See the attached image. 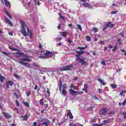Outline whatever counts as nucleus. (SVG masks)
Here are the masks:
<instances>
[{
	"mask_svg": "<svg viewBox=\"0 0 126 126\" xmlns=\"http://www.w3.org/2000/svg\"><path fill=\"white\" fill-rule=\"evenodd\" d=\"M21 24L22 25L21 30L20 31L21 33L22 34V35L24 36V37H26L27 36V33L30 35V38L31 39H32V32L31 31H29V29L27 28V26H26V24L23 21H21ZM26 29H27V32H26Z\"/></svg>",
	"mask_w": 126,
	"mask_h": 126,
	"instance_id": "nucleus-1",
	"label": "nucleus"
},
{
	"mask_svg": "<svg viewBox=\"0 0 126 126\" xmlns=\"http://www.w3.org/2000/svg\"><path fill=\"white\" fill-rule=\"evenodd\" d=\"M58 85L59 86L60 91L62 92V95H63V96H64L65 94H66V89H67V87H66V85H63V84L62 83V81H61V80H60Z\"/></svg>",
	"mask_w": 126,
	"mask_h": 126,
	"instance_id": "nucleus-2",
	"label": "nucleus"
},
{
	"mask_svg": "<svg viewBox=\"0 0 126 126\" xmlns=\"http://www.w3.org/2000/svg\"><path fill=\"white\" fill-rule=\"evenodd\" d=\"M51 57H53V53L49 51H47L46 53L44 54H42L39 56V59H49V58H51Z\"/></svg>",
	"mask_w": 126,
	"mask_h": 126,
	"instance_id": "nucleus-3",
	"label": "nucleus"
},
{
	"mask_svg": "<svg viewBox=\"0 0 126 126\" xmlns=\"http://www.w3.org/2000/svg\"><path fill=\"white\" fill-rule=\"evenodd\" d=\"M76 61H79V63H81L83 65H86V64H87V63L84 61V59H81L79 55H76Z\"/></svg>",
	"mask_w": 126,
	"mask_h": 126,
	"instance_id": "nucleus-4",
	"label": "nucleus"
},
{
	"mask_svg": "<svg viewBox=\"0 0 126 126\" xmlns=\"http://www.w3.org/2000/svg\"><path fill=\"white\" fill-rule=\"evenodd\" d=\"M72 68V64H70L67 66H63V67H61L60 68V70L61 71H63L64 70H70Z\"/></svg>",
	"mask_w": 126,
	"mask_h": 126,
	"instance_id": "nucleus-5",
	"label": "nucleus"
},
{
	"mask_svg": "<svg viewBox=\"0 0 126 126\" xmlns=\"http://www.w3.org/2000/svg\"><path fill=\"white\" fill-rule=\"evenodd\" d=\"M31 57L26 56L25 58L20 59V61H22L23 62H31Z\"/></svg>",
	"mask_w": 126,
	"mask_h": 126,
	"instance_id": "nucleus-6",
	"label": "nucleus"
},
{
	"mask_svg": "<svg viewBox=\"0 0 126 126\" xmlns=\"http://www.w3.org/2000/svg\"><path fill=\"white\" fill-rule=\"evenodd\" d=\"M18 63H20L21 64H22L23 65H26L27 67H31V64L27 63H24L21 61H18Z\"/></svg>",
	"mask_w": 126,
	"mask_h": 126,
	"instance_id": "nucleus-7",
	"label": "nucleus"
},
{
	"mask_svg": "<svg viewBox=\"0 0 126 126\" xmlns=\"http://www.w3.org/2000/svg\"><path fill=\"white\" fill-rule=\"evenodd\" d=\"M40 66L39 64H37L36 63H33L31 64V67L32 68H33L35 69V68H38Z\"/></svg>",
	"mask_w": 126,
	"mask_h": 126,
	"instance_id": "nucleus-8",
	"label": "nucleus"
},
{
	"mask_svg": "<svg viewBox=\"0 0 126 126\" xmlns=\"http://www.w3.org/2000/svg\"><path fill=\"white\" fill-rule=\"evenodd\" d=\"M108 112V109L107 108H103V109H101L99 112V114L100 115H104L106 114Z\"/></svg>",
	"mask_w": 126,
	"mask_h": 126,
	"instance_id": "nucleus-9",
	"label": "nucleus"
},
{
	"mask_svg": "<svg viewBox=\"0 0 126 126\" xmlns=\"http://www.w3.org/2000/svg\"><path fill=\"white\" fill-rule=\"evenodd\" d=\"M107 123H108V121L104 120L103 121V123L100 125L97 124H94L93 125V126H104V125H105V124H107Z\"/></svg>",
	"mask_w": 126,
	"mask_h": 126,
	"instance_id": "nucleus-10",
	"label": "nucleus"
},
{
	"mask_svg": "<svg viewBox=\"0 0 126 126\" xmlns=\"http://www.w3.org/2000/svg\"><path fill=\"white\" fill-rule=\"evenodd\" d=\"M22 56H24V54L22 53L16 52L15 54V56L16 58H19V57H21Z\"/></svg>",
	"mask_w": 126,
	"mask_h": 126,
	"instance_id": "nucleus-11",
	"label": "nucleus"
},
{
	"mask_svg": "<svg viewBox=\"0 0 126 126\" xmlns=\"http://www.w3.org/2000/svg\"><path fill=\"white\" fill-rule=\"evenodd\" d=\"M83 5L85 7H89V8H92V5L88 3H83Z\"/></svg>",
	"mask_w": 126,
	"mask_h": 126,
	"instance_id": "nucleus-12",
	"label": "nucleus"
},
{
	"mask_svg": "<svg viewBox=\"0 0 126 126\" xmlns=\"http://www.w3.org/2000/svg\"><path fill=\"white\" fill-rule=\"evenodd\" d=\"M69 92L70 93V94H71V95H76V94H77V92H76V91L73 90H69Z\"/></svg>",
	"mask_w": 126,
	"mask_h": 126,
	"instance_id": "nucleus-13",
	"label": "nucleus"
},
{
	"mask_svg": "<svg viewBox=\"0 0 126 126\" xmlns=\"http://www.w3.org/2000/svg\"><path fill=\"white\" fill-rule=\"evenodd\" d=\"M67 116H69V118L71 120L73 119V116H72V114L71 113V112L70 110H68V113L67 114Z\"/></svg>",
	"mask_w": 126,
	"mask_h": 126,
	"instance_id": "nucleus-14",
	"label": "nucleus"
},
{
	"mask_svg": "<svg viewBox=\"0 0 126 126\" xmlns=\"http://www.w3.org/2000/svg\"><path fill=\"white\" fill-rule=\"evenodd\" d=\"M5 19L6 20V22H7V23H8V24H9V25H10V26H12V22H11V21L9 20L8 18L5 17Z\"/></svg>",
	"mask_w": 126,
	"mask_h": 126,
	"instance_id": "nucleus-15",
	"label": "nucleus"
},
{
	"mask_svg": "<svg viewBox=\"0 0 126 126\" xmlns=\"http://www.w3.org/2000/svg\"><path fill=\"white\" fill-rule=\"evenodd\" d=\"M3 115L5 117V118H6V119H10V118H11V116L10 114H8V113H3Z\"/></svg>",
	"mask_w": 126,
	"mask_h": 126,
	"instance_id": "nucleus-16",
	"label": "nucleus"
},
{
	"mask_svg": "<svg viewBox=\"0 0 126 126\" xmlns=\"http://www.w3.org/2000/svg\"><path fill=\"white\" fill-rule=\"evenodd\" d=\"M61 34L62 37H63L64 38H65V37H66L67 32H61Z\"/></svg>",
	"mask_w": 126,
	"mask_h": 126,
	"instance_id": "nucleus-17",
	"label": "nucleus"
},
{
	"mask_svg": "<svg viewBox=\"0 0 126 126\" xmlns=\"http://www.w3.org/2000/svg\"><path fill=\"white\" fill-rule=\"evenodd\" d=\"M13 84V83L11 81H9V82H7L6 83V85H7V87L8 88V87H9V86H12Z\"/></svg>",
	"mask_w": 126,
	"mask_h": 126,
	"instance_id": "nucleus-18",
	"label": "nucleus"
},
{
	"mask_svg": "<svg viewBox=\"0 0 126 126\" xmlns=\"http://www.w3.org/2000/svg\"><path fill=\"white\" fill-rule=\"evenodd\" d=\"M5 13L7 15V16L10 18L11 19H12V16L10 15V14H9L7 10H5Z\"/></svg>",
	"mask_w": 126,
	"mask_h": 126,
	"instance_id": "nucleus-19",
	"label": "nucleus"
},
{
	"mask_svg": "<svg viewBox=\"0 0 126 126\" xmlns=\"http://www.w3.org/2000/svg\"><path fill=\"white\" fill-rule=\"evenodd\" d=\"M70 87L71 88V90H76V87L74 85H73V84H71V85L70 86Z\"/></svg>",
	"mask_w": 126,
	"mask_h": 126,
	"instance_id": "nucleus-20",
	"label": "nucleus"
},
{
	"mask_svg": "<svg viewBox=\"0 0 126 126\" xmlns=\"http://www.w3.org/2000/svg\"><path fill=\"white\" fill-rule=\"evenodd\" d=\"M108 27H110V28H113L114 26H115L114 24H113L112 23H109L107 24Z\"/></svg>",
	"mask_w": 126,
	"mask_h": 126,
	"instance_id": "nucleus-21",
	"label": "nucleus"
},
{
	"mask_svg": "<svg viewBox=\"0 0 126 126\" xmlns=\"http://www.w3.org/2000/svg\"><path fill=\"white\" fill-rule=\"evenodd\" d=\"M4 2L5 3L6 6H8V5L10 4V2L6 0H4Z\"/></svg>",
	"mask_w": 126,
	"mask_h": 126,
	"instance_id": "nucleus-22",
	"label": "nucleus"
},
{
	"mask_svg": "<svg viewBox=\"0 0 126 126\" xmlns=\"http://www.w3.org/2000/svg\"><path fill=\"white\" fill-rule=\"evenodd\" d=\"M98 80L99 82H100L102 84V85H106V83H105V81L102 80V79H98Z\"/></svg>",
	"mask_w": 126,
	"mask_h": 126,
	"instance_id": "nucleus-23",
	"label": "nucleus"
},
{
	"mask_svg": "<svg viewBox=\"0 0 126 126\" xmlns=\"http://www.w3.org/2000/svg\"><path fill=\"white\" fill-rule=\"evenodd\" d=\"M22 118L23 119V121H27V119H28V117H27V115H26L25 116H22Z\"/></svg>",
	"mask_w": 126,
	"mask_h": 126,
	"instance_id": "nucleus-24",
	"label": "nucleus"
},
{
	"mask_svg": "<svg viewBox=\"0 0 126 126\" xmlns=\"http://www.w3.org/2000/svg\"><path fill=\"white\" fill-rule=\"evenodd\" d=\"M42 125H45V126H49V125H50V121H46L45 122H43L42 123Z\"/></svg>",
	"mask_w": 126,
	"mask_h": 126,
	"instance_id": "nucleus-25",
	"label": "nucleus"
},
{
	"mask_svg": "<svg viewBox=\"0 0 126 126\" xmlns=\"http://www.w3.org/2000/svg\"><path fill=\"white\" fill-rule=\"evenodd\" d=\"M4 79H5V78L0 75V81H1V82H3V80H4Z\"/></svg>",
	"mask_w": 126,
	"mask_h": 126,
	"instance_id": "nucleus-26",
	"label": "nucleus"
},
{
	"mask_svg": "<svg viewBox=\"0 0 126 126\" xmlns=\"http://www.w3.org/2000/svg\"><path fill=\"white\" fill-rule=\"evenodd\" d=\"M43 100L44 99L43 98H41L39 100V104L41 105V106H43L44 105V102H43Z\"/></svg>",
	"mask_w": 126,
	"mask_h": 126,
	"instance_id": "nucleus-27",
	"label": "nucleus"
},
{
	"mask_svg": "<svg viewBox=\"0 0 126 126\" xmlns=\"http://www.w3.org/2000/svg\"><path fill=\"white\" fill-rule=\"evenodd\" d=\"M86 39L88 42H90L91 41V38L89 36H86Z\"/></svg>",
	"mask_w": 126,
	"mask_h": 126,
	"instance_id": "nucleus-28",
	"label": "nucleus"
},
{
	"mask_svg": "<svg viewBox=\"0 0 126 126\" xmlns=\"http://www.w3.org/2000/svg\"><path fill=\"white\" fill-rule=\"evenodd\" d=\"M46 93L47 94L46 95V97H49V96H50V90H49L48 89H47V90L46 91Z\"/></svg>",
	"mask_w": 126,
	"mask_h": 126,
	"instance_id": "nucleus-29",
	"label": "nucleus"
},
{
	"mask_svg": "<svg viewBox=\"0 0 126 126\" xmlns=\"http://www.w3.org/2000/svg\"><path fill=\"white\" fill-rule=\"evenodd\" d=\"M23 103L24 104L25 106H26L29 108L30 107V105H29V103H28V102H24Z\"/></svg>",
	"mask_w": 126,
	"mask_h": 126,
	"instance_id": "nucleus-30",
	"label": "nucleus"
},
{
	"mask_svg": "<svg viewBox=\"0 0 126 126\" xmlns=\"http://www.w3.org/2000/svg\"><path fill=\"white\" fill-rule=\"evenodd\" d=\"M121 115H123L124 116V119L126 118V112H122Z\"/></svg>",
	"mask_w": 126,
	"mask_h": 126,
	"instance_id": "nucleus-31",
	"label": "nucleus"
},
{
	"mask_svg": "<svg viewBox=\"0 0 126 126\" xmlns=\"http://www.w3.org/2000/svg\"><path fill=\"white\" fill-rule=\"evenodd\" d=\"M77 28L79 29V30H80V31H81V30H82V28L81 27V25H77Z\"/></svg>",
	"mask_w": 126,
	"mask_h": 126,
	"instance_id": "nucleus-32",
	"label": "nucleus"
},
{
	"mask_svg": "<svg viewBox=\"0 0 126 126\" xmlns=\"http://www.w3.org/2000/svg\"><path fill=\"white\" fill-rule=\"evenodd\" d=\"M86 48H87V46H86L85 47H78V49H79L80 50H85V49H86Z\"/></svg>",
	"mask_w": 126,
	"mask_h": 126,
	"instance_id": "nucleus-33",
	"label": "nucleus"
},
{
	"mask_svg": "<svg viewBox=\"0 0 126 126\" xmlns=\"http://www.w3.org/2000/svg\"><path fill=\"white\" fill-rule=\"evenodd\" d=\"M117 50H118V45H116V46L113 49V51L116 52V51H117Z\"/></svg>",
	"mask_w": 126,
	"mask_h": 126,
	"instance_id": "nucleus-34",
	"label": "nucleus"
},
{
	"mask_svg": "<svg viewBox=\"0 0 126 126\" xmlns=\"http://www.w3.org/2000/svg\"><path fill=\"white\" fill-rule=\"evenodd\" d=\"M93 32H94V33H96V32H97L98 31V29L97 28H94L93 29Z\"/></svg>",
	"mask_w": 126,
	"mask_h": 126,
	"instance_id": "nucleus-35",
	"label": "nucleus"
},
{
	"mask_svg": "<svg viewBox=\"0 0 126 126\" xmlns=\"http://www.w3.org/2000/svg\"><path fill=\"white\" fill-rule=\"evenodd\" d=\"M111 87H112V88H117V85L111 84Z\"/></svg>",
	"mask_w": 126,
	"mask_h": 126,
	"instance_id": "nucleus-36",
	"label": "nucleus"
},
{
	"mask_svg": "<svg viewBox=\"0 0 126 126\" xmlns=\"http://www.w3.org/2000/svg\"><path fill=\"white\" fill-rule=\"evenodd\" d=\"M126 91H123L120 93L119 95H120V96H123V93H126Z\"/></svg>",
	"mask_w": 126,
	"mask_h": 126,
	"instance_id": "nucleus-37",
	"label": "nucleus"
},
{
	"mask_svg": "<svg viewBox=\"0 0 126 126\" xmlns=\"http://www.w3.org/2000/svg\"><path fill=\"white\" fill-rule=\"evenodd\" d=\"M118 13V11H114L112 12L111 14H117Z\"/></svg>",
	"mask_w": 126,
	"mask_h": 126,
	"instance_id": "nucleus-38",
	"label": "nucleus"
},
{
	"mask_svg": "<svg viewBox=\"0 0 126 126\" xmlns=\"http://www.w3.org/2000/svg\"><path fill=\"white\" fill-rule=\"evenodd\" d=\"M15 77H16V78H17V79H19V76H18V75L17 74H15L14 75Z\"/></svg>",
	"mask_w": 126,
	"mask_h": 126,
	"instance_id": "nucleus-39",
	"label": "nucleus"
},
{
	"mask_svg": "<svg viewBox=\"0 0 126 126\" xmlns=\"http://www.w3.org/2000/svg\"><path fill=\"white\" fill-rule=\"evenodd\" d=\"M34 2H35V3H37V4L38 5H40V2H39V1L37 2V0H34Z\"/></svg>",
	"mask_w": 126,
	"mask_h": 126,
	"instance_id": "nucleus-40",
	"label": "nucleus"
},
{
	"mask_svg": "<svg viewBox=\"0 0 126 126\" xmlns=\"http://www.w3.org/2000/svg\"><path fill=\"white\" fill-rule=\"evenodd\" d=\"M30 93H31V91H29L27 93V96H29L30 95Z\"/></svg>",
	"mask_w": 126,
	"mask_h": 126,
	"instance_id": "nucleus-41",
	"label": "nucleus"
},
{
	"mask_svg": "<svg viewBox=\"0 0 126 126\" xmlns=\"http://www.w3.org/2000/svg\"><path fill=\"white\" fill-rule=\"evenodd\" d=\"M10 49L11 50V51H15V49L13 48L12 46H10Z\"/></svg>",
	"mask_w": 126,
	"mask_h": 126,
	"instance_id": "nucleus-42",
	"label": "nucleus"
},
{
	"mask_svg": "<svg viewBox=\"0 0 126 126\" xmlns=\"http://www.w3.org/2000/svg\"><path fill=\"white\" fill-rule=\"evenodd\" d=\"M2 54L5 55V56H8V55H9V53H7L6 52H2Z\"/></svg>",
	"mask_w": 126,
	"mask_h": 126,
	"instance_id": "nucleus-43",
	"label": "nucleus"
},
{
	"mask_svg": "<svg viewBox=\"0 0 126 126\" xmlns=\"http://www.w3.org/2000/svg\"><path fill=\"white\" fill-rule=\"evenodd\" d=\"M107 27H108V25H106V26H104L103 30H105V29H107Z\"/></svg>",
	"mask_w": 126,
	"mask_h": 126,
	"instance_id": "nucleus-44",
	"label": "nucleus"
},
{
	"mask_svg": "<svg viewBox=\"0 0 126 126\" xmlns=\"http://www.w3.org/2000/svg\"><path fill=\"white\" fill-rule=\"evenodd\" d=\"M101 64H102V65H106V63H105V61H102L101 62Z\"/></svg>",
	"mask_w": 126,
	"mask_h": 126,
	"instance_id": "nucleus-45",
	"label": "nucleus"
},
{
	"mask_svg": "<svg viewBox=\"0 0 126 126\" xmlns=\"http://www.w3.org/2000/svg\"><path fill=\"white\" fill-rule=\"evenodd\" d=\"M87 88H88V87L87 86V85H86V84H85L84 89H87Z\"/></svg>",
	"mask_w": 126,
	"mask_h": 126,
	"instance_id": "nucleus-46",
	"label": "nucleus"
},
{
	"mask_svg": "<svg viewBox=\"0 0 126 126\" xmlns=\"http://www.w3.org/2000/svg\"><path fill=\"white\" fill-rule=\"evenodd\" d=\"M8 34L10 35V36H12L13 35V32H9Z\"/></svg>",
	"mask_w": 126,
	"mask_h": 126,
	"instance_id": "nucleus-47",
	"label": "nucleus"
},
{
	"mask_svg": "<svg viewBox=\"0 0 126 126\" xmlns=\"http://www.w3.org/2000/svg\"><path fill=\"white\" fill-rule=\"evenodd\" d=\"M67 41H68L69 44H71V42H72V41H71V40L69 39H68Z\"/></svg>",
	"mask_w": 126,
	"mask_h": 126,
	"instance_id": "nucleus-48",
	"label": "nucleus"
},
{
	"mask_svg": "<svg viewBox=\"0 0 126 126\" xmlns=\"http://www.w3.org/2000/svg\"><path fill=\"white\" fill-rule=\"evenodd\" d=\"M100 44H101V45H105V42L104 41H101L100 42Z\"/></svg>",
	"mask_w": 126,
	"mask_h": 126,
	"instance_id": "nucleus-49",
	"label": "nucleus"
},
{
	"mask_svg": "<svg viewBox=\"0 0 126 126\" xmlns=\"http://www.w3.org/2000/svg\"><path fill=\"white\" fill-rule=\"evenodd\" d=\"M69 126H75V125L73 124L72 123H70Z\"/></svg>",
	"mask_w": 126,
	"mask_h": 126,
	"instance_id": "nucleus-50",
	"label": "nucleus"
},
{
	"mask_svg": "<svg viewBox=\"0 0 126 126\" xmlns=\"http://www.w3.org/2000/svg\"><path fill=\"white\" fill-rule=\"evenodd\" d=\"M61 40H62V38H61V37H57V41H61Z\"/></svg>",
	"mask_w": 126,
	"mask_h": 126,
	"instance_id": "nucleus-51",
	"label": "nucleus"
},
{
	"mask_svg": "<svg viewBox=\"0 0 126 126\" xmlns=\"http://www.w3.org/2000/svg\"><path fill=\"white\" fill-rule=\"evenodd\" d=\"M126 100H124L123 102V106H126Z\"/></svg>",
	"mask_w": 126,
	"mask_h": 126,
	"instance_id": "nucleus-52",
	"label": "nucleus"
},
{
	"mask_svg": "<svg viewBox=\"0 0 126 126\" xmlns=\"http://www.w3.org/2000/svg\"><path fill=\"white\" fill-rule=\"evenodd\" d=\"M58 46H62V45H63V43L62 42H60L58 43Z\"/></svg>",
	"mask_w": 126,
	"mask_h": 126,
	"instance_id": "nucleus-53",
	"label": "nucleus"
},
{
	"mask_svg": "<svg viewBox=\"0 0 126 126\" xmlns=\"http://www.w3.org/2000/svg\"><path fill=\"white\" fill-rule=\"evenodd\" d=\"M60 18H62V19H63V20H64V17L62 15L60 16Z\"/></svg>",
	"mask_w": 126,
	"mask_h": 126,
	"instance_id": "nucleus-54",
	"label": "nucleus"
},
{
	"mask_svg": "<svg viewBox=\"0 0 126 126\" xmlns=\"http://www.w3.org/2000/svg\"><path fill=\"white\" fill-rule=\"evenodd\" d=\"M77 94H82V92L77 91Z\"/></svg>",
	"mask_w": 126,
	"mask_h": 126,
	"instance_id": "nucleus-55",
	"label": "nucleus"
},
{
	"mask_svg": "<svg viewBox=\"0 0 126 126\" xmlns=\"http://www.w3.org/2000/svg\"><path fill=\"white\" fill-rule=\"evenodd\" d=\"M16 103L17 106L18 107H19V103H18V102L17 101H16Z\"/></svg>",
	"mask_w": 126,
	"mask_h": 126,
	"instance_id": "nucleus-56",
	"label": "nucleus"
},
{
	"mask_svg": "<svg viewBox=\"0 0 126 126\" xmlns=\"http://www.w3.org/2000/svg\"><path fill=\"white\" fill-rule=\"evenodd\" d=\"M102 89H99V93H102Z\"/></svg>",
	"mask_w": 126,
	"mask_h": 126,
	"instance_id": "nucleus-57",
	"label": "nucleus"
},
{
	"mask_svg": "<svg viewBox=\"0 0 126 126\" xmlns=\"http://www.w3.org/2000/svg\"><path fill=\"white\" fill-rule=\"evenodd\" d=\"M94 100H98V98H97V97H96V96H95V95L94 96Z\"/></svg>",
	"mask_w": 126,
	"mask_h": 126,
	"instance_id": "nucleus-58",
	"label": "nucleus"
},
{
	"mask_svg": "<svg viewBox=\"0 0 126 126\" xmlns=\"http://www.w3.org/2000/svg\"><path fill=\"white\" fill-rule=\"evenodd\" d=\"M68 26L69 27H72V24H68Z\"/></svg>",
	"mask_w": 126,
	"mask_h": 126,
	"instance_id": "nucleus-59",
	"label": "nucleus"
},
{
	"mask_svg": "<svg viewBox=\"0 0 126 126\" xmlns=\"http://www.w3.org/2000/svg\"><path fill=\"white\" fill-rule=\"evenodd\" d=\"M36 126V122H34V123H33L32 126Z\"/></svg>",
	"mask_w": 126,
	"mask_h": 126,
	"instance_id": "nucleus-60",
	"label": "nucleus"
},
{
	"mask_svg": "<svg viewBox=\"0 0 126 126\" xmlns=\"http://www.w3.org/2000/svg\"><path fill=\"white\" fill-rule=\"evenodd\" d=\"M106 50H108V47H105L104 48V51H106Z\"/></svg>",
	"mask_w": 126,
	"mask_h": 126,
	"instance_id": "nucleus-61",
	"label": "nucleus"
},
{
	"mask_svg": "<svg viewBox=\"0 0 126 126\" xmlns=\"http://www.w3.org/2000/svg\"><path fill=\"white\" fill-rule=\"evenodd\" d=\"M80 1H82L83 2H86V0H80Z\"/></svg>",
	"mask_w": 126,
	"mask_h": 126,
	"instance_id": "nucleus-62",
	"label": "nucleus"
},
{
	"mask_svg": "<svg viewBox=\"0 0 126 126\" xmlns=\"http://www.w3.org/2000/svg\"><path fill=\"white\" fill-rule=\"evenodd\" d=\"M82 90H84L85 92H87V89H83Z\"/></svg>",
	"mask_w": 126,
	"mask_h": 126,
	"instance_id": "nucleus-63",
	"label": "nucleus"
},
{
	"mask_svg": "<svg viewBox=\"0 0 126 126\" xmlns=\"http://www.w3.org/2000/svg\"><path fill=\"white\" fill-rule=\"evenodd\" d=\"M11 126H16V125H15V124H11Z\"/></svg>",
	"mask_w": 126,
	"mask_h": 126,
	"instance_id": "nucleus-64",
	"label": "nucleus"
}]
</instances>
